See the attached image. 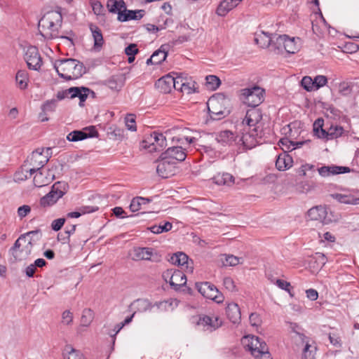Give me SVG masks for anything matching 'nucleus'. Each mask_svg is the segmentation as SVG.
Wrapping results in <instances>:
<instances>
[{
	"instance_id": "46",
	"label": "nucleus",
	"mask_w": 359,
	"mask_h": 359,
	"mask_svg": "<svg viewBox=\"0 0 359 359\" xmlns=\"http://www.w3.org/2000/svg\"><path fill=\"white\" fill-rule=\"evenodd\" d=\"M205 80L207 88L212 90H216L221 84L220 79L215 75L207 76Z\"/></svg>"
},
{
	"instance_id": "4",
	"label": "nucleus",
	"mask_w": 359,
	"mask_h": 359,
	"mask_svg": "<svg viewBox=\"0 0 359 359\" xmlns=\"http://www.w3.org/2000/svg\"><path fill=\"white\" fill-rule=\"evenodd\" d=\"M46 154H43L44 149H37L34 151L29 160V165L32 168L29 170V175H25L24 177H18V180H26L30 178L32 175L36 171H41L42 168L48 162L49 155L50 154L51 149L48 147L46 149Z\"/></svg>"
},
{
	"instance_id": "36",
	"label": "nucleus",
	"mask_w": 359,
	"mask_h": 359,
	"mask_svg": "<svg viewBox=\"0 0 359 359\" xmlns=\"http://www.w3.org/2000/svg\"><path fill=\"white\" fill-rule=\"evenodd\" d=\"M286 34L279 35L276 39L272 38V42H271L270 48L271 50L276 54H279L283 52L286 40Z\"/></svg>"
},
{
	"instance_id": "13",
	"label": "nucleus",
	"mask_w": 359,
	"mask_h": 359,
	"mask_svg": "<svg viewBox=\"0 0 359 359\" xmlns=\"http://www.w3.org/2000/svg\"><path fill=\"white\" fill-rule=\"evenodd\" d=\"M134 261L147 260L158 262L161 260V256L151 248L135 247L133 249Z\"/></svg>"
},
{
	"instance_id": "57",
	"label": "nucleus",
	"mask_w": 359,
	"mask_h": 359,
	"mask_svg": "<svg viewBox=\"0 0 359 359\" xmlns=\"http://www.w3.org/2000/svg\"><path fill=\"white\" fill-rule=\"evenodd\" d=\"M241 259V258L236 257L232 255H226L224 264L225 266H235L240 263Z\"/></svg>"
},
{
	"instance_id": "12",
	"label": "nucleus",
	"mask_w": 359,
	"mask_h": 359,
	"mask_svg": "<svg viewBox=\"0 0 359 359\" xmlns=\"http://www.w3.org/2000/svg\"><path fill=\"white\" fill-rule=\"evenodd\" d=\"M156 163H157L156 172L162 178H169L175 175L177 170V164L166 159L162 154Z\"/></svg>"
},
{
	"instance_id": "7",
	"label": "nucleus",
	"mask_w": 359,
	"mask_h": 359,
	"mask_svg": "<svg viewBox=\"0 0 359 359\" xmlns=\"http://www.w3.org/2000/svg\"><path fill=\"white\" fill-rule=\"evenodd\" d=\"M265 90L259 87L254 86L241 90V95L244 97L245 103L250 107H258L264 100Z\"/></svg>"
},
{
	"instance_id": "31",
	"label": "nucleus",
	"mask_w": 359,
	"mask_h": 359,
	"mask_svg": "<svg viewBox=\"0 0 359 359\" xmlns=\"http://www.w3.org/2000/svg\"><path fill=\"white\" fill-rule=\"evenodd\" d=\"M307 215L311 220L320 221L325 223L327 210L325 208L321 205L315 206L309 210Z\"/></svg>"
},
{
	"instance_id": "43",
	"label": "nucleus",
	"mask_w": 359,
	"mask_h": 359,
	"mask_svg": "<svg viewBox=\"0 0 359 359\" xmlns=\"http://www.w3.org/2000/svg\"><path fill=\"white\" fill-rule=\"evenodd\" d=\"M172 224L170 222H165L163 224L160 223L158 225H153L149 229L154 233L158 234L163 232H168L171 230Z\"/></svg>"
},
{
	"instance_id": "6",
	"label": "nucleus",
	"mask_w": 359,
	"mask_h": 359,
	"mask_svg": "<svg viewBox=\"0 0 359 359\" xmlns=\"http://www.w3.org/2000/svg\"><path fill=\"white\" fill-rule=\"evenodd\" d=\"M68 189L69 185L67 182H55L50 192L40 199V205L43 208L52 206L67 192Z\"/></svg>"
},
{
	"instance_id": "35",
	"label": "nucleus",
	"mask_w": 359,
	"mask_h": 359,
	"mask_svg": "<svg viewBox=\"0 0 359 359\" xmlns=\"http://www.w3.org/2000/svg\"><path fill=\"white\" fill-rule=\"evenodd\" d=\"M327 262V258L324 254L316 252L312 259L309 261V266L314 271L322 269Z\"/></svg>"
},
{
	"instance_id": "28",
	"label": "nucleus",
	"mask_w": 359,
	"mask_h": 359,
	"mask_svg": "<svg viewBox=\"0 0 359 359\" xmlns=\"http://www.w3.org/2000/svg\"><path fill=\"white\" fill-rule=\"evenodd\" d=\"M126 78L123 74H118L110 76L106 81L105 84L112 90L120 91L123 87Z\"/></svg>"
},
{
	"instance_id": "63",
	"label": "nucleus",
	"mask_w": 359,
	"mask_h": 359,
	"mask_svg": "<svg viewBox=\"0 0 359 359\" xmlns=\"http://www.w3.org/2000/svg\"><path fill=\"white\" fill-rule=\"evenodd\" d=\"M30 212L31 208L27 205H23L19 207L18 209V215L21 219L26 217Z\"/></svg>"
},
{
	"instance_id": "42",
	"label": "nucleus",
	"mask_w": 359,
	"mask_h": 359,
	"mask_svg": "<svg viewBox=\"0 0 359 359\" xmlns=\"http://www.w3.org/2000/svg\"><path fill=\"white\" fill-rule=\"evenodd\" d=\"M151 200L147 198L137 196L133 198L130 204V210L132 212H137L141 209L142 205L149 203Z\"/></svg>"
},
{
	"instance_id": "16",
	"label": "nucleus",
	"mask_w": 359,
	"mask_h": 359,
	"mask_svg": "<svg viewBox=\"0 0 359 359\" xmlns=\"http://www.w3.org/2000/svg\"><path fill=\"white\" fill-rule=\"evenodd\" d=\"M262 119V113L261 109L255 107H251V108L246 111L243 123L246 124L250 129L253 127L258 128V130H260L259 124Z\"/></svg>"
},
{
	"instance_id": "32",
	"label": "nucleus",
	"mask_w": 359,
	"mask_h": 359,
	"mask_svg": "<svg viewBox=\"0 0 359 359\" xmlns=\"http://www.w3.org/2000/svg\"><path fill=\"white\" fill-rule=\"evenodd\" d=\"M226 314L229 320L233 324L238 323L241 321V310L238 305L236 303L228 304L226 307Z\"/></svg>"
},
{
	"instance_id": "41",
	"label": "nucleus",
	"mask_w": 359,
	"mask_h": 359,
	"mask_svg": "<svg viewBox=\"0 0 359 359\" xmlns=\"http://www.w3.org/2000/svg\"><path fill=\"white\" fill-rule=\"evenodd\" d=\"M332 197L337 201L344 204H359V198H355L352 195L335 194Z\"/></svg>"
},
{
	"instance_id": "19",
	"label": "nucleus",
	"mask_w": 359,
	"mask_h": 359,
	"mask_svg": "<svg viewBox=\"0 0 359 359\" xmlns=\"http://www.w3.org/2000/svg\"><path fill=\"white\" fill-rule=\"evenodd\" d=\"M179 83V79H175L173 76L167 74L158 79L155 83V87L162 93L166 94L170 93L176 83Z\"/></svg>"
},
{
	"instance_id": "55",
	"label": "nucleus",
	"mask_w": 359,
	"mask_h": 359,
	"mask_svg": "<svg viewBox=\"0 0 359 359\" xmlns=\"http://www.w3.org/2000/svg\"><path fill=\"white\" fill-rule=\"evenodd\" d=\"M307 171L314 173L316 171L315 165L309 163L304 164L298 169L297 173L299 176L304 177L306 175Z\"/></svg>"
},
{
	"instance_id": "3",
	"label": "nucleus",
	"mask_w": 359,
	"mask_h": 359,
	"mask_svg": "<svg viewBox=\"0 0 359 359\" xmlns=\"http://www.w3.org/2000/svg\"><path fill=\"white\" fill-rule=\"evenodd\" d=\"M207 105L210 118L213 120H221L228 116L231 109L230 99L223 93L210 97Z\"/></svg>"
},
{
	"instance_id": "48",
	"label": "nucleus",
	"mask_w": 359,
	"mask_h": 359,
	"mask_svg": "<svg viewBox=\"0 0 359 359\" xmlns=\"http://www.w3.org/2000/svg\"><path fill=\"white\" fill-rule=\"evenodd\" d=\"M196 83L195 81H186L180 83V90L187 94H191L196 92Z\"/></svg>"
},
{
	"instance_id": "61",
	"label": "nucleus",
	"mask_w": 359,
	"mask_h": 359,
	"mask_svg": "<svg viewBox=\"0 0 359 359\" xmlns=\"http://www.w3.org/2000/svg\"><path fill=\"white\" fill-rule=\"evenodd\" d=\"M250 323L252 326L258 327L262 323L259 315L257 313H252L249 317Z\"/></svg>"
},
{
	"instance_id": "14",
	"label": "nucleus",
	"mask_w": 359,
	"mask_h": 359,
	"mask_svg": "<svg viewBox=\"0 0 359 359\" xmlns=\"http://www.w3.org/2000/svg\"><path fill=\"white\" fill-rule=\"evenodd\" d=\"M25 60L29 69L33 70H39L43 64L39 50L34 46L27 48L25 54Z\"/></svg>"
},
{
	"instance_id": "25",
	"label": "nucleus",
	"mask_w": 359,
	"mask_h": 359,
	"mask_svg": "<svg viewBox=\"0 0 359 359\" xmlns=\"http://www.w3.org/2000/svg\"><path fill=\"white\" fill-rule=\"evenodd\" d=\"M198 325H201L206 327L207 330L210 331L215 330L222 325V320L217 316H201L197 322Z\"/></svg>"
},
{
	"instance_id": "9",
	"label": "nucleus",
	"mask_w": 359,
	"mask_h": 359,
	"mask_svg": "<svg viewBox=\"0 0 359 359\" xmlns=\"http://www.w3.org/2000/svg\"><path fill=\"white\" fill-rule=\"evenodd\" d=\"M166 145V139L162 133L154 132L142 140V148L150 152L161 151Z\"/></svg>"
},
{
	"instance_id": "21",
	"label": "nucleus",
	"mask_w": 359,
	"mask_h": 359,
	"mask_svg": "<svg viewBox=\"0 0 359 359\" xmlns=\"http://www.w3.org/2000/svg\"><path fill=\"white\" fill-rule=\"evenodd\" d=\"M41 233L40 229H36L34 231H30L29 232H27L25 233L21 234L19 238L15 241L13 246L11 248L10 251L11 252V254L14 258V260H12L13 262H17L22 261V258L20 257L19 252H22V250L21 251L19 250L21 243V241H25L26 237L29 236L30 235H38Z\"/></svg>"
},
{
	"instance_id": "18",
	"label": "nucleus",
	"mask_w": 359,
	"mask_h": 359,
	"mask_svg": "<svg viewBox=\"0 0 359 359\" xmlns=\"http://www.w3.org/2000/svg\"><path fill=\"white\" fill-rule=\"evenodd\" d=\"M262 137V130H258V128H253L250 131L243 134L238 138V142H242V144L246 149H252L256 146L257 142V139Z\"/></svg>"
},
{
	"instance_id": "20",
	"label": "nucleus",
	"mask_w": 359,
	"mask_h": 359,
	"mask_svg": "<svg viewBox=\"0 0 359 359\" xmlns=\"http://www.w3.org/2000/svg\"><path fill=\"white\" fill-rule=\"evenodd\" d=\"M319 175L323 177H330L342 173L351 172V169L347 166H339L335 165H324L317 169Z\"/></svg>"
},
{
	"instance_id": "34",
	"label": "nucleus",
	"mask_w": 359,
	"mask_h": 359,
	"mask_svg": "<svg viewBox=\"0 0 359 359\" xmlns=\"http://www.w3.org/2000/svg\"><path fill=\"white\" fill-rule=\"evenodd\" d=\"M89 28L94 39V48L100 49L104 44V39L101 29L96 25L92 23L90 24Z\"/></svg>"
},
{
	"instance_id": "49",
	"label": "nucleus",
	"mask_w": 359,
	"mask_h": 359,
	"mask_svg": "<svg viewBox=\"0 0 359 359\" xmlns=\"http://www.w3.org/2000/svg\"><path fill=\"white\" fill-rule=\"evenodd\" d=\"M65 351L69 355L67 359H83V354L74 348L72 345H66Z\"/></svg>"
},
{
	"instance_id": "2",
	"label": "nucleus",
	"mask_w": 359,
	"mask_h": 359,
	"mask_svg": "<svg viewBox=\"0 0 359 359\" xmlns=\"http://www.w3.org/2000/svg\"><path fill=\"white\" fill-rule=\"evenodd\" d=\"M62 23V15L59 11L46 12L39 21V32L46 39L59 36V29Z\"/></svg>"
},
{
	"instance_id": "1",
	"label": "nucleus",
	"mask_w": 359,
	"mask_h": 359,
	"mask_svg": "<svg viewBox=\"0 0 359 359\" xmlns=\"http://www.w3.org/2000/svg\"><path fill=\"white\" fill-rule=\"evenodd\" d=\"M54 68L58 76L66 81L78 79L87 72L83 62L74 58L57 60Z\"/></svg>"
},
{
	"instance_id": "29",
	"label": "nucleus",
	"mask_w": 359,
	"mask_h": 359,
	"mask_svg": "<svg viewBox=\"0 0 359 359\" xmlns=\"http://www.w3.org/2000/svg\"><path fill=\"white\" fill-rule=\"evenodd\" d=\"M168 55L166 45H162L159 49L154 51L151 56L147 60L149 65H160L165 59Z\"/></svg>"
},
{
	"instance_id": "40",
	"label": "nucleus",
	"mask_w": 359,
	"mask_h": 359,
	"mask_svg": "<svg viewBox=\"0 0 359 359\" xmlns=\"http://www.w3.org/2000/svg\"><path fill=\"white\" fill-rule=\"evenodd\" d=\"M15 81L18 86L20 89H26L29 81V76L26 70H19L16 74Z\"/></svg>"
},
{
	"instance_id": "11",
	"label": "nucleus",
	"mask_w": 359,
	"mask_h": 359,
	"mask_svg": "<svg viewBox=\"0 0 359 359\" xmlns=\"http://www.w3.org/2000/svg\"><path fill=\"white\" fill-rule=\"evenodd\" d=\"M90 89L81 86V87H71L67 90L58 91L56 97L59 100H63L69 97L71 99L79 97V104L82 105V102H85L88 96V92Z\"/></svg>"
},
{
	"instance_id": "17",
	"label": "nucleus",
	"mask_w": 359,
	"mask_h": 359,
	"mask_svg": "<svg viewBox=\"0 0 359 359\" xmlns=\"http://www.w3.org/2000/svg\"><path fill=\"white\" fill-rule=\"evenodd\" d=\"M161 154L166 159L175 163L177 165L178 163L184 161L187 156L186 149L180 146L168 147Z\"/></svg>"
},
{
	"instance_id": "26",
	"label": "nucleus",
	"mask_w": 359,
	"mask_h": 359,
	"mask_svg": "<svg viewBox=\"0 0 359 359\" xmlns=\"http://www.w3.org/2000/svg\"><path fill=\"white\" fill-rule=\"evenodd\" d=\"M239 137L231 130H225L216 134V140L223 145H231L238 141Z\"/></svg>"
},
{
	"instance_id": "27",
	"label": "nucleus",
	"mask_w": 359,
	"mask_h": 359,
	"mask_svg": "<svg viewBox=\"0 0 359 359\" xmlns=\"http://www.w3.org/2000/svg\"><path fill=\"white\" fill-rule=\"evenodd\" d=\"M293 158L287 152L280 154L276 161V167L280 171L287 170L292 166Z\"/></svg>"
},
{
	"instance_id": "64",
	"label": "nucleus",
	"mask_w": 359,
	"mask_h": 359,
	"mask_svg": "<svg viewBox=\"0 0 359 359\" xmlns=\"http://www.w3.org/2000/svg\"><path fill=\"white\" fill-rule=\"evenodd\" d=\"M65 222V218H59L53 221L51 228L55 231L60 230Z\"/></svg>"
},
{
	"instance_id": "23",
	"label": "nucleus",
	"mask_w": 359,
	"mask_h": 359,
	"mask_svg": "<svg viewBox=\"0 0 359 359\" xmlns=\"http://www.w3.org/2000/svg\"><path fill=\"white\" fill-rule=\"evenodd\" d=\"M169 261L175 265L177 266H186V268L189 272L192 273L194 271V266L192 265H190V262H189V257L188 256L182 252H178L176 253H174ZM191 264H193V262L191 260Z\"/></svg>"
},
{
	"instance_id": "51",
	"label": "nucleus",
	"mask_w": 359,
	"mask_h": 359,
	"mask_svg": "<svg viewBox=\"0 0 359 359\" xmlns=\"http://www.w3.org/2000/svg\"><path fill=\"white\" fill-rule=\"evenodd\" d=\"M301 85L308 92L315 90L313 79L311 76H304L301 81Z\"/></svg>"
},
{
	"instance_id": "15",
	"label": "nucleus",
	"mask_w": 359,
	"mask_h": 359,
	"mask_svg": "<svg viewBox=\"0 0 359 359\" xmlns=\"http://www.w3.org/2000/svg\"><path fill=\"white\" fill-rule=\"evenodd\" d=\"M98 136V132L95 126H89L83 128L82 130H74L69 133L67 139L69 142L81 141L88 137H95Z\"/></svg>"
},
{
	"instance_id": "37",
	"label": "nucleus",
	"mask_w": 359,
	"mask_h": 359,
	"mask_svg": "<svg viewBox=\"0 0 359 359\" xmlns=\"http://www.w3.org/2000/svg\"><path fill=\"white\" fill-rule=\"evenodd\" d=\"M214 182L219 185L230 186L234 184V177L228 172L218 173L213 177Z\"/></svg>"
},
{
	"instance_id": "47",
	"label": "nucleus",
	"mask_w": 359,
	"mask_h": 359,
	"mask_svg": "<svg viewBox=\"0 0 359 359\" xmlns=\"http://www.w3.org/2000/svg\"><path fill=\"white\" fill-rule=\"evenodd\" d=\"M31 236H32V237L30 238L27 244L22 249V251L25 252L26 256H28L29 255L31 254L33 246L36 243L37 241H39L41 239V232L38 235H31Z\"/></svg>"
},
{
	"instance_id": "45",
	"label": "nucleus",
	"mask_w": 359,
	"mask_h": 359,
	"mask_svg": "<svg viewBox=\"0 0 359 359\" xmlns=\"http://www.w3.org/2000/svg\"><path fill=\"white\" fill-rule=\"evenodd\" d=\"M94 318V312L90 309H85L81 318L82 325L88 326Z\"/></svg>"
},
{
	"instance_id": "53",
	"label": "nucleus",
	"mask_w": 359,
	"mask_h": 359,
	"mask_svg": "<svg viewBox=\"0 0 359 359\" xmlns=\"http://www.w3.org/2000/svg\"><path fill=\"white\" fill-rule=\"evenodd\" d=\"M135 302L137 304L140 311L150 310L153 306L151 303L146 299H138Z\"/></svg>"
},
{
	"instance_id": "33",
	"label": "nucleus",
	"mask_w": 359,
	"mask_h": 359,
	"mask_svg": "<svg viewBox=\"0 0 359 359\" xmlns=\"http://www.w3.org/2000/svg\"><path fill=\"white\" fill-rule=\"evenodd\" d=\"M242 0H224L218 6L216 13L219 16H225L229 11L236 7Z\"/></svg>"
},
{
	"instance_id": "56",
	"label": "nucleus",
	"mask_w": 359,
	"mask_h": 359,
	"mask_svg": "<svg viewBox=\"0 0 359 359\" xmlns=\"http://www.w3.org/2000/svg\"><path fill=\"white\" fill-rule=\"evenodd\" d=\"M313 82L315 90H318L320 88H322L327 84V79L325 76L318 75L314 78Z\"/></svg>"
},
{
	"instance_id": "39",
	"label": "nucleus",
	"mask_w": 359,
	"mask_h": 359,
	"mask_svg": "<svg viewBox=\"0 0 359 359\" xmlns=\"http://www.w3.org/2000/svg\"><path fill=\"white\" fill-rule=\"evenodd\" d=\"M255 42L258 44L261 48H269L272 42V37L266 32H262L260 34L254 39Z\"/></svg>"
},
{
	"instance_id": "38",
	"label": "nucleus",
	"mask_w": 359,
	"mask_h": 359,
	"mask_svg": "<svg viewBox=\"0 0 359 359\" xmlns=\"http://www.w3.org/2000/svg\"><path fill=\"white\" fill-rule=\"evenodd\" d=\"M107 7L110 13H118L126 9V6L123 0H108Z\"/></svg>"
},
{
	"instance_id": "8",
	"label": "nucleus",
	"mask_w": 359,
	"mask_h": 359,
	"mask_svg": "<svg viewBox=\"0 0 359 359\" xmlns=\"http://www.w3.org/2000/svg\"><path fill=\"white\" fill-rule=\"evenodd\" d=\"M162 278L175 291L179 290L181 287L184 286L187 283L186 275L180 270L167 269L163 273Z\"/></svg>"
},
{
	"instance_id": "10",
	"label": "nucleus",
	"mask_w": 359,
	"mask_h": 359,
	"mask_svg": "<svg viewBox=\"0 0 359 359\" xmlns=\"http://www.w3.org/2000/svg\"><path fill=\"white\" fill-rule=\"evenodd\" d=\"M196 287L204 297L221 303L224 301L223 294L215 285L210 282L196 283Z\"/></svg>"
},
{
	"instance_id": "52",
	"label": "nucleus",
	"mask_w": 359,
	"mask_h": 359,
	"mask_svg": "<svg viewBox=\"0 0 359 359\" xmlns=\"http://www.w3.org/2000/svg\"><path fill=\"white\" fill-rule=\"evenodd\" d=\"M327 336L332 345L337 348H341L342 346V341L341 337L337 332H329Z\"/></svg>"
},
{
	"instance_id": "54",
	"label": "nucleus",
	"mask_w": 359,
	"mask_h": 359,
	"mask_svg": "<svg viewBox=\"0 0 359 359\" xmlns=\"http://www.w3.org/2000/svg\"><path fill=\"white\" fill-rule=\"evenodd\" d=\"M126 126L131 131H136L135 116L134 114H128L125 118Z\"/></svg>"
},
{
	"instance_id": "30",
	"label": "nucleus",
	"mask_w": 359,
	"mask_h": 359,
	"mask_svg": "<svg viewBox=\"0 0 359 359\" xmlns=\"http://www.w3.org/2000/svg\"><path fill=\"white\" fill-rule=\"evenodd\" d=\"M144 14V10L130 11L126 9L118 13L117 19L120 22H126L130 20H140Z\"/></svg>"
},
{
	"instance_id": "5",
	"label": "nucleus",
	"mask_w": 359,
	"mask_h": 359,
	"mask_svg": "<svg viewBox=\"0 0 359 359\" xmlns=\"http://www.w3.org/2000/svg\"><path fill=\"white\" fill-rule=\"evenodd\" d=\"M323 123V118H318L313 123V133L318 138L332 140L343 135L344 130L342 126L331 125L327 129H324Z\"/></svg>"
},
{
	"instance_id": "50",
	"label": "nucleus",
	"mask_w": 359,
	"mask_h": 359,
	"mask_svg": "<svg viewBox=\"0 0 359 359\" xmlns=\"http://www.w3.org/2000/svg\"><path fill=\"white\" fill-rule=\"evenodd\" d=\"M261 350L262 351H255V358H256L257 359H272L266 344H264L263 347L261 348Z\"/></svg>"
},
{
	"instance_id": "59",
	"label": "nucleus",
	"mask_w": 359,
	"mask_h": 359,
	"mask_svg": "<svg viewBox=\"0 0 359 359\" xmlns=\"http://www.w3.org/2000/svg\"><path fill=\"white\" fill-rule=\"evenodd\" d=\"M276 284L278 286V287L287 291L291 296H293V294L291 293V285L289 282L281 279H277Z\"/></svg>"
},
{
	"instance_id": "22",
	"label": "nucleus",
	"mask_w": 359,
	"mask_h": 359,
	"mask_svg": "<svg viewBox=\"0 0 359 359\" xmlns=\"http://www.w3.org/2000/svg\"><path fill=\"white\" fill-rule=\"evenodd\" d=\"M36 174L34 177L33 182L37 187H42L48 185L55 177L53 172V167L47 170L46 175L43 173L42 170L36 171Z\"/></svg>"
},
{
	"instance_id": "62",
	"label": "nucleus",
	"mask_w": 359,
	"mask_h": 359,
	"mask_svg": "<svg viewBox=\"0 0 359 359\" xmlns=\"http://www.w3.org/2000/svg\"><path fill=\"white\" fill-rule=\"evenodd\" d=\"M79 210H80L82 215L96 212L99 210V207L92 205H82L80 208H79Z\"/></svg>"
},
{
	"instance_id": "44",
	"label": "nucleus",
	"mask_w": 359,
	"mask_h": 359,
	"mask_svg": "<svg viewBox=\"0 0 359 359\" xmlns=\"http://www.w3.org/2000/svg\"><path fill=\"white\" fill-rule=\"evenodd\" d=\"M283 48L288 53L294 54L297 53L299 50V46L297 45L296 39L294 37L290 38L287 35Z\"/></svg>"
},
{
	"instance_id": "60",
	"label": "nucleus",
	"mask_w": 359,
	"mask_h": 359,
	"mask_svg": "<svg viewBox=\"0 0 359 359\" xmlns=\"http://www.w3.org/2000/svg\"><path fill=\"white\" fill-rule=\"evenodd\" d=\"M56 107V101L54 100L46 101L41 107L43 112L53 111Z\"/></svg>"
},
{
	"instance_id": "24",
	"label": "nucleus",
	"mask_w": 359,
	"mask_h": 359,
	"mask_svg": "<svg viewBox=\"0 0 359 359\" xmlns=\"http://www.w3.org/2000/svg\"><path fill=\"white\" fill-rule=\"evenodd\" d=\"M243 344L248 348L252 355L254 356L255 351H262L261 348L263 347L264 344H266V342L259 337L252 335L244 337Z\"/></svg>"
},
{
	"instance_id": "58",
	"label": "nucleus",
	"mask_w": 359,
	"mask_h": 359,
	"mask_svg": "<svg viewBox=\"0 0 359 359\" xmlns=\"http://www.w3.org/2000/svg\"><path fill=\"white\" fill-rule=\"evenodd\" d=\"M223 285L224 287L229 292H233L236 290V286L235 285V283L231 277L224 278Z\"/></svg>"
}]
</instances>
